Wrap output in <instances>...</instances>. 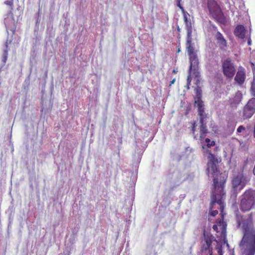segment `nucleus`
Returning <instances> with one entry per match:
<instances>
[{
  "instance_id": "1",
  "label": "nucleus",
  "mask_w": 255,
  "mask_h": 255,
  "mask_svg": "<svg viewBox=\"0 0 255 255\" xmlns=\"http://www.w3.org/2000/svg\"><path fill=\"white\" fill-rule=\"evenodd\" d=\"M207 172L208 175L211 174L213 178V194L217 195V197H224L225 195L224 191L225 184L226 182L227 176L226 174L221 173L218 166V159L211 152L208 157Z\"/></svg>"
},
{
  "instance_id": "2",
  "label": "nucleus",
  "mask_w": 255,
  "mask_h": 255,
  "mask_svg": "<svg viewBox=\"0 0 255 255\" xmlns=\"http://www.w3.org/2000/svg\"><path fill=\"white\" fill-rule=\"evenodd\" d=\"M253 213L247 216L238 217L237 223L242 225L243 236L240 243V247L247 246L255 249V229L254 227Z\"/></svg>"
},
{
  "instance_id": "3",
  "label": "nucleus",
  "mask_w": 255,
  "mask_h": 255,
  "mask_svg": "<svg viewBox=\"0 0 255 255\" xmlns=\"http://www.w3.org/2000/svg\"><path fill=\"white\" fill-rule=\"evenodd\" d=\"M224 197H217V195L213 194L211 196L212 202L211 204V208H213V206L217 203L219 206V210L221 212V218L216 220V224L213 226V229L217 232V237L220 240L225 241L226 239V228L227 224L224 221V218L225 213L224 212V205L223 201Z\"/></svg>"
},
{
  "instance_id": "4",
  "label": "nucleus",
  "mask_w": 255,
  "mask_h": 255,
  "mask_svg": "<svg viewBox=\"0 0 255 255\" xmlns=\"http://www.w3.org/2000/svg\"><path fill=\"white\" fill-rule=\"evenodd\" d=\"M241 197L240 208L242 212H248L255 206V190H246Z\"/></svg>"
},
{
  "instance_id": "5",
  "label": "nucleus",
  "mask_w": 255,
  "mask_h": 255,
  "mask_svg": "<svg viewBox=\"0 0 255 255\" xmlns=\"http://www.w3.org/2000/svg\"><path fill=\"white\" fill-rule=\"evenodd\" d=\"M251 174H247L245 173L243 169L234 172L232 177L231 183L233 188L237 190L239 188L241 191L244 188L246 185L250 181Z\"/></svg>"
},
{
  "instance_id": "6",
  "label": "nucleus",
  "mask_w": 255,
  "mask_h": 255,
  "mask_svg": "<svg viewBox=\"0 0 255 255\" xmlns=\"http://www.w3.org/2000/svg\"><path fill=\"white\" fill-rule=\"evenodd\" d=\"M207 7L211 16L220 23H225L226 17L215 0H207Z\"/></svg>"
},
{
  "instance_id": "7",
  "label": "nucleus",
  "mask_w": 255,
  "mask_h": 255,
  "mask_svg": "<svg viewBox=\"0 0 255 255\" xmlns=\"http://www.w3.org/2000/svg\"><path fill=\"white\" fill-rule=\"evenodd\" d=\"M221 68L223 75L227 79H232L236 74V66L230 58L222 61Z\"/></svg>"
},
{
  "instance_id": "8",
  "label": "nucleus",
  "mask_w": 255,
  "mask_h": 255,
  "mask_svg": "<svg viewBox=\"0 0 255 255\" xmlns=\"http://www.w3.org/2000/svg\"><path fill=\"white\" fill-rule=\"evenodd\" d=\"M255 113V99H250L243 108L240 113V116L244 120H249Z\"/></svg>"
},
{
  "instance_id": "9",
  "label": "nucleus",
  "mask_w": 255,
  "mask_h": 255,
  "mask_svg": "<svg viewBox=\"0 0 255 255\" xmlns=\"http://www.w3.org/2000/svg\"><path fill=\"white\" fill-rule=\"evenodd\" d=\"M214 237L212 235L204 234V239L202 241L201 253L202 255H212V244Z\"/></svg>"
},
{
  "instance_id": "10",
  "label": "nucleus",
  "mask_w": 255,
  "mask_h": 255,
  "mask_svg": "<svg viewBox=\"0 0 255 255\" xmlns=\"http://www.w3.org/2000/svg\"><path fill=\"white\" fill-rule=\"evenodd\" d=\"M190 62L189 71H193V74L195 75V77H199V72H198L199 60L197 55H194L189 57Z\"/></svg>"
},
{
  "instance_id": "11",
  "label": "nucleus",
  "mask_w": 255,
  "mask_h": 255,
  "mask_svg": "<svg viewBox=\"0 0 255 255\" xmlns=\"http://www.w3.org/2000/svg\"><path fill=\"white\" fill-rule=\"evenodd\" d=\"M246 78V70L243 67H240L235 77V82L239 85L244 84Z\"/></svg>"
},
{
  "instance_id": "12",
  "label": "nucleus",
  "mask_w": 255,
  "mask_h": 255,
  "mask_svg": "<svg viewBox=\"0 0 255 255\" xmlns=\"http://www.w3.org/2000/svg\"><path fill=\"white\" fill-rule=\"evenodd\" d=\"M215 38L217 43L221 50H225L227 47V41L223 34L219 31H217L215 34Z\"/></svg>"
},
{
  "instance_id": "13",
  "label": "nucleus",
  "mask_w": 255,
  "mask_h": 255,
  "mask_svg": "<svg viewBox=\"0 0 255 255\" xmlns=\"http://www.w3.org/2000/svg\"><path fill=\"white\" fill-rule=\"evenodd\" d=\"M195 103L197 104L198 109V114L200 117V122L202 123L205 119L206 118V115L204 111V107L203 102L200 100L199 98L198 101H195Z\"/></svg>"
},
{
  "instance_id": "14",
  "label": "nucleus",
  "mask_w": 255,
  "mask_h": 255,
  "mask_svg": "<svg viewBox=\"0 0 255 255\" xmlns=\"http://www.w3.org/2000/svg\"><path fill=\"white\" fill-rule=\"evenodd\" d=\"M191 31H188V38L187 41V45H188L187 47V51L189 57L197 55L196 52L194 50V47L191 45V39L190 38Z\"/></svg>"
},
{
  "instance_id": "15",
  "label": "nucleus",
  "mask_w": 255,
  "mask_h": 255,
  "mask_svg": "<svg viewBox=\"0 0 255 255\" xmlns=\"http://www.w3.org/2000/svg\"><path fill=\"white\" fill-rule=\"evenodd\" d=\"M234 34L236 36L244 39L245 36V29L243 25H238L234 30Z\"/></svg>"
},
{
  "instance_id": "16",
  "label": "nucleus",
  "mask_w": 255,
  "mask_h": 255,
  "mask_svg": "<svg viewBox=\"0 0 255 255\" xmlns=\"http://www.w3.org/2000/svg\"><path fill=\"white\" fill-rule=\"evenodd\" d=\"M242 99V95L241 93L239 92L237 93L231 102V106L232 107H237V106L241 103Z\"/></svg>"
},
{
  "instance_id": "17",
  "label": "nucleus",
  "mask_w": 255,
  "mask_h": 255,
  "mask_svg": "<svg viewBox=\"0 0 255 255\" xmlns=\"http://www.w3.org/2000/svg\"><path fill=\"white\" fill-rule=\"evenodd\" d=\"M201 123L200 129V138L201 140H203L205 137L206 134L208 133V130L207 128V127L205 124H204V121Z\"/></svg>"
},
{
  "instance_id": "18",
  "label": "nucleus",
  "mask_w": 255,
  "mask_h": 255,
  "mask_svg": "<svg viewBox=\"0 0 255 255\" xmlns=\"http://www.w3.org/2000/svg\"><path fill=\"white\" fill-rule=\"evenodd\" d=\"M178 7H179V8L182 10V12L183 14L184 20L185 24L187 25H190V26L191 22L188 20V18H187V15H189L188 13L187 12L185 11V10H184V9L183 8V6L181 5H178Z\"/></svg>"
},
{
  "instance_id": "19",
  "label": "nucleus",
  "mask_w": 255,
  "mask_h": 255,
  "mask_svg": "<svg viewBox=\"0 0 255 255\" xmlns=\"http://www.w3.org/2000/svg\"><path fill=\"white\" fill-rule=\"evenodd\" d=\"M13 0H7L4 1V4L9 6V14H10L13 17L12 10L13 9Z\"/></svg>"
},
{
  "instance_id": "20",
  "label": "nucleus",
  "mask_w": 255,
  "mask_h": 255,
  "mask_svg": "<svg viewBox=\"0 0 255 255\" xmlns=\"http://www.w3.org/2000/svg\"><path fill=\"white\" fill-rule=\"evenodd\" d=\"M245 255H255V249L248 247L245 251Z\"/></svg>"
},
{
  "instance_id": "21",
  "label": "nucleus",
  "mask_w": 255,
  "mask_h": 255,
  "mask_svg": "<svg viewBox=\"0 0 255 255\" xmlns=\"http://www.w3.org/2000/svg\"><path fill=\"white\" fill-rule=\"evenodd\" d=\"M251 93L253 97L252 98L255 99V79H254L251 84Z\"/></svg>"
},
{
  "instance_id": "22",
  "label": "nucleus",
  "mask_w": 255,
  "mask_h": 255,
  "mask_svg": "<svg viewBox=\"0 0 255 255\" xmlns=\"http://www.w3.org/2000/svg\"><path fill=\"white\" fill-rule=\"evenodd\" d=\"M205 141L207 143V146L208 148H210L215 144V141L211 140L209 138H206Z\"/></svg>"
},
{
  "instance_id": "23",
  "label": "nucleus",
  "mask_w": 255,
  "mask_h": 255,
  "mask_svg": "<svg viewBox=\"0 0 255 255\" xmlns=\"http://www.w3.org/2000/svg\"><path fill=\"white\" fill-rule=\"evenodd\" d=\"M216 250H217L218 252V255H223V249H222V246L221 245H218L216 247Z\"/></svg>"
},
{
  "instance_id": "24",
  "label": "nucleus",
  "mask_w": 255,
  "mask_h": 255,
  "mask_svg": "<svg viewBox=\"0 0 255 255\" xmlns=\"http://www.w3.org/2000/svg\"><path fill=\"white\" fill-rule=\"evenodd\" d=\"M192 71H189V75L187 77V85H188V88H189V86L190 85V83L191 82V72Z\"/></svg>"
},
{
  "instance_id": "25",
  "label": "nucleus",
  "mask_w": 255,
  "mask_h": 255,
  "mask_svg": "<svg viewBox=\"0 0 255 255\" xmlns=\"http://www.w3.org/2000/svg\"><path fill=\"white\" fill-rule=\"evenodd\" d=\"M245 129H246V128L245 127H244L243 126H240L237 128V132L238 133H241L242 131L245 130Z\"/></svg>"
},
{
  "instance_id": "26",
  "label": "nucleus",
  "mask_w": 255,
  "mask_h": 255,
  "mask_svg": "<svg viewBox=\"0 0 255 255\" xmlns=\"http://www.w3.org/2000/svg\"><path fill=\"white\" fill-rule=\"evenodd\" d=\"M218 214V210H212L211 213H210V214L211 216L214 217L216 215H217V214Z\"/></svg>"
},
{
  "instance_id": "27",
  "label": "nucleus",
  "mask_w": 255,
  "mask_h": 255,
  "mask_svg": "<svg viewBox=\"0 0 255 255\" xmlns=\"http://www.w3.org/2000/svg\"><path fill=\"white\" fill-rule=\"evenodd\" d=\"M192 132L193 134H194L195 133V127H196V123L194 121L193 123H192Z\"/></svg>"
},
{
  "instance_id": "28",
  "label": "nucleus",
  "mask_w": 255,
  "mask_h": 255,
  "mask_svg": "<svg viewBox=\"0 0 255 255\" xmlns=\"http://www.w3.org/2000/svg\"><path fill=\"white\" fill-rule=\"evenodd\" d=\"M7 54H8L7 51L6 50H4V53H3V56H4V61L6 60Z\"/></svg>"
},
{
  "instance_id": "29",
  "label": "nucleus",
  "mask_w": 255,
  "mask_h": 255,
  "mask_svg": "<svg viewBox=\"0 0 255 255\" xmlns=\"http://www.w3.org/2000/svg\"><path fill=\"white\" fill-rule=\"evenodd\" d=\"M175 82V79H173L172 81H170V83L169 86H171L172 84H174Z\"/></svg>"
},
{
  "instance_id": "30",
  "label": "nucleus",
  "mask_w": 255,
  "mask_h": 255,
  "mask_svg": "<svg viewBox=\"0 0 255 255\" xmlns=\"http://www.w3.org/2000/svg\"><path fill=\"white\" fill-rule=\"evenodd\" d=\"M177 0V6L181 5L180 3L181 0Z\"/></svg>"
},
{
  "instance_id": "31",
  "label": "nucleus",
  "mask_w": 255,
  "mask_h": 255,
  "mask_svg": "<svg viewBox=\"0 0 255 255\" xmlns=\"http://www.w3.org/2000/svg\"><path fill=\"white\" fill-rule=\"evenodd\" d=\"M178 71L177 69H173L172 71V72L174 74H176L177 73Z\"/></svg>"
},
{
  "instance_id": "32",
  "label": "nucleus",
  "mask_w": 255,
  "mask_h": 255,
  "mask_svg": "<svg viewBox=\"0 0 255 255\" xmlns=\"http://www.w3.org/2000/svg\"><path fill=\"white\" fill-rule=\"evenodd\" d=\"M180 46L179 45L178 46V49H177V52L179 53V52H180Z\"/></svg>"
},
{
  "instance_id": "33",
  "label": "nucleus",
  "mask_w": 255,
  "mask_h": 255,
  "mask_svg": "<svg viewBox=\"0 0 255 255\" xmlns=\"http://www.w3.org/2000/svg\"><path fill=\"white\" fill-rule=\"evenodd\" d=\"M251 41H250V40H249V41H248V44H249V45H250V44H251Z\"/></svg>"
},
{
  "instance_id": "34",
  "label": "nucleus",
  "mask_w": 255,
  "mask_h": 255,
  "mask_svg": "<svg viewBox=\"0 0 255 255\" xmlns=\"http://www.w3.org/2000/svg\"><path fill=\"white\" fill-rule=\"evenodd\" d=\"M177 30H178V31H180V28H179V26H178V27H177Z\"/></svg>"
},
{
  "instance_id": "35",
  "label": "nucleus",
  "mask_w": 255,
  "mask_h": 255,
  "mask_svg": "<svg viewBox=\"0 0 255 255\" xmlns=\"http://www.w3.org/2000/svg\"><path fill=\"white\" fill-rule=\"evenodd\" d=\"M5 46H6V47L7 48V46H8V45H7V42L6 43V45H5Z\"/></svg>"
},
{
  "instance_id": "36",
  "label": "nucleus",
  "mask_w": 255,
  "mask_h": 255,
  "mask_svg": "<svg viewBox=\"0 0 255 255\" xmlns=\"http://www.w3.org/2000/svg\"><path fill=\"white\" fill-rule=\"evenodd\" d=\"M198 92H199L198 89H197V93H198Z\"/></svg>"
}]
</instances>
